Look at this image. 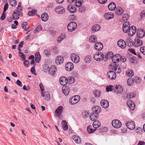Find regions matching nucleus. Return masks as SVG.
I'll return each instance as SVG.
<instances>
[{"instance_id":"40","label":"nucleus","mask_w":145,"mask_h":145,"mask_svg":"<svg viewBox=\"0 0 145 145\" xmlns=\"http://www.w3.org/2000/svg\"><path fill=\"white\" fill-rule=\"evenodd\" d=\"M13 18H19L20 13L18 11L14 12L12 14Z\"/></svg>"},{"instance_id":"47","label":"nucleus","mask_w":145,"mask_h":145,"mask_svg":"<svg viewBox=\"0 0 145 145\" xmlns=\"http://www.w3.org/2000/svg\"><path fill=\"white\" fill-rule=\"evenodd\" d=\"M10 4L12 7H15L17 4L16 0H9Z\"/></svg>"},{"instance_id":"30","label":"nucleus","mask_w":145,"mask_h":145,"mask_svg":"<svg viewBox=\"0 0 145 145\" xmlns=\"http://www.w3.org/2000/svg\"><path fill=\"white\" fill-rule=\"evenodd\" d=\"M93 123V127L96 129L101 126V123L98 120H94Z\"/></svg>"},{"instance_id":"48","label":"nucleus","mask_w":145,"mask_h":145,"mask_svg":"<svg viewBox=\"0 0 145 145\" xmlns=\"http://www.w3.org/2000/svg\"><path fill=\"white\" fill-rule=\"evenodd\" d=\"M68 82L70 84L73 83L75 81V79L72 76H69L67 78Z\"/></svg>"},{"instance_id":"3","label":"nucleus","mask_w":145,"mask_h":145,"mask_svg":"<svg viewBox=\"0 0 145 145\" xmlns=\"http://www.w3.org/2000/svg\"><path fill=\"white\" fill-rule=\"evenodd\" d=\"M63 107L61 106H60L55 111L56 115L58 117L60 120H62L63 119V117L61 116V114L63 111Z\"/></svg>"},{"instance_id":"16","label":"nucleus","mask_w":145,"mask_h":145,"mask_svg":"<svg viewBox=\"0 0 145 145\" xmlns=\"http://www.w3.org/2000/svg\"><path fill=\"white\" fill-rule=\"evenodd\" d=\"M137 35L140 38H142L145 35V32L142 29H139L137 30Z\"/></svg>"},{"instance_id":"58","label":"nucleus","mask_w":145,"mask_h":145,"mask_svg":"<svg viewBox=\"0 0 145 145\" xmlns=\"http://www.w3.org/2000/svg\"><path fill=\"white\" fill-rule=\"evenodd\" d=\"M48 14L46 12L43 13L41 16V18H48Z\"/></svg>"},{"instance_id":"64","label":"nucleus","mask_w":145,"mask_h":145,"mask_svg":"<svg viewBox=\"0 0 145 145\" xmlns=\"http://www.w3.org/2000/svg\"><path fill=\"white\" fill-rule=\"evenodd\" d=\"M138 145H145V142L143 141H139Z\"/></svg>"},{"instance_id":"57","label":"nucleus","mask_w":145,"mask_h":145,"mask_svg":"<svg viewBox=\"0 0 145 145\" xmlns=\"http://www.w3.org/2000/svg\"><path fill=\"white\" fill-rule=\"evenodd\" d=\"M23 61H24V65L27 67H28L29 66V62L27 60H23Z\"/></svg>"},{"instance_id":"53","label":"nucleus","mask_w":145,"mask_h":145,"mask_svg":"<svg viewBox=\"0 0 145 145\" xmlns=\"http://www.w3.org/2000/svg\"><path fill=\"white\" fill-rule=\"evenodd\" d=\"M127 84L129 86H131L133 84V81L131 78H129L127 80Z\"/></svg>"},{"instance_id":"22","label":"nucleus","mask_w":145,"mask_h":145,"mask_svg":"<svg viewBox=\"0 0 145 145\" xmlns=\"http://www.w3.org/2000/svg\"><path fill=\"white\" fill-rule=\"evenodd\" d=\"M72 138L76 143L80 144L82 142L81 138L77 135L73 136Z\"/></svg>"},{"instance_id":"12","label":"nucleus","mask_w":145,"mask_h":145,"mask_svg":"<svg viewBox=\"0 0 145 145\" xmlns=\"http://www.w3.org/2000/svg\"><path fill=\"white\" fill-rule=\"evenodd\" d=\"M121 57V56L119 54H116L112 57V61L114 63H118L120 61Z\"/></svg>"},{"instance_id":"25","label":"nucleus","mask_w":145,"mask_h":145,"mask_svg":"<svg viewBox=\"0 0 145 145\" xmlns=\"http://www.w3.org/2000/svg\"><path fill=\"white\" fill-rule=\"evenodd\" d=\"M112 69L115 71V73H119L121 71L120 67L116 65L112 66Z\"/></svg>"},{"instance_id":"24","label":"nucleus","mask_w":145,"mask_h":145,"mask_svg":"<svg viewBox=\"0 0 145 145\" xmlns=\"http://www.w3.org/2000/svg\"><path fill=\"white\" fill-rule=\"evenodd\" d=\"M101 106L105 108H106L109 106L108 102L106 100H102L101 102Z\"/></svg>"},{"instance_id":"63","label":"nucleus","mask_w":145,"mask_h":145,"mask_svg":"<svg viewBox=\"0 0 145 145\" xmlns=\"http://www.w3.org/2000/svg\"><path fill=\"white\" fill-rule=\"evenodd\" d=\"M85 10V8L84 7H82L79 8V10L81 12H83Z\"/></svg>"},{"instance_id":"19","label":"nucleus","mask_w":145,"mask_h":145,"mask_svg":"<svg viewBox=\"0 0 145 145\" xmlns=\"http://www.w3.org/2000/svg\"><path fill=\"white\" fill-rule=\"evenodd\" d=\"M95 48L97 50L100 51L103 48V46L102 43L98 42L95 44Z\"/></svg>"},{"instance_id":"9","label":"nucleus","mask_w":145,"mask_h":145,"mask_svg":"<svg viewBox=\"0 0 145 145\" xmlns=\"http://www.w3.org/2000/svg\"><path fill=\"white\" fill-rule=\"evenodd\" d=\"M125 125L130 130H133L135 128V123L132 121L127 122Z\"/></svg>"},{"instance_id":"18","label":"nucleus","mask_w":145,"mask_h":145,"mask_svg":"<svg viewBox=\"0 0 145 145\" xmlns=\"http://www.w3.org/2000/svg\"><path fill=\"white\" fill-rule=\"evenodd\" d=\"M56 12L58 14H63L65 12V9L61 6H58L55 9Z\"/></svg>"},{"instance_id":"2","label":"nucleus","mask_w":145,"mask_h":145,"mask_svg":"<svg viewBox=\"0 0 145 145\" xmlns=\"http://www.w3.org/2000/svg\"><path fill=\"white\" fill-rule=\"evenodd\" d=\"M77 27V25L76 22H70L67 26L68 30L70 31H72L74 30Z\"/></svg>"},{"instance_id":"43","label":"nucleus","mask_w":145,"mask_h":145,"mask_svg":"<svg viewBox=\"0 0 145 145\" xmlns=\"http://www.w3.org/2000/svg\"><path fill=\"white\" fill-rule=\"evenodd\" d=\"M83 2V0H77L75 4V5L77 7H80L81 6Z\"/></svg>"},{"instance_id":"26","label":"nucleus","mask_w":145,"mask_h":145,"mask_svg":"<svg viewBox=\"0 0 145 145\" xmlns=\"http://www.w3.org/2000/svg\"><path fill=\"white\" fill-rule=\"evenodd\" d=\"M67 9L70 12L72 13H74L76 11V8L74 6L70 5L67 7Z\"/></svg>"},{"instance_id":"35","label":"nucleus","mask_w":145,"mask_h":145,"mask_svg":"<svg viewBox=\"0 0 145 145\" xmlns=\"http://www.w3.org/2000/svg\"><path fill=\"white\" fill-rule=\"evenodd\" d=\"M115 12L116 14L118 15H121L122 14L123 10L121 8L118 7H117Z\"/></svg>"},{"instance_id":"41","label":"nucleus","mask_w":145,"mask_h":145,"mask_svg":"<svg viewBox=\"0 0 145 145\" xmlns=\"http://www.w3.org/2000/svg\"><path fill=\"white\" fill-rule=\"evenodd\" d=\"M126 75L130 76H132L134 75V72L131 69L128 70L126 71Z\"/></svg>"},{"instance_id":"8","label":"nucleus","mask_w":145,"mask_h":145,"mask_svg":"<svg viewBox=\"0 0 145 145\" xmlns=\"http://www.w3.org/2000/svg\"><path fill=\"white\" fill-rule=\"evenodd\" d=\"M143 44L142 41L140 39H135L134 42V45L135 47H139L141 46Z\"/></svg>"},{"instance_id":"13","label":"nucleus","mask_w":145,"mask_h":145,"mask_svg":"<svg viewBox=\"0 0 145 145\" xmlns=\"http://www.w3.org/2000/svg\"><path fill=\"white\" fill-rule=\"evenodd\" d=\"M55 61L57 65H60L62 64L64 61V58L61 56H59L56 57Z\"/></svg>"},{"instance_id":"50","label":"nucleus","mask_w":145,"mask_h":145,"mask_svg":"<svg viewBox=\"0 0 145 145\" xmlns=\"http://www.w3.org/2000/svg\"><path fill=\"white\" fill-rule=\"evenodd\" d=\"M130 28V27H129L128 26H125L124 25V26H123V31L124 33H127L128 31L129 30Z\"/></svg>"},{"instance_id":"55","label":"nucleus","mask_w":145,"mask_h":145,"mask_svg":"<svg viewBox=\"0 0 145 145\" xmlns=\"http://www.w3.org/2000/svg\"><path fill=\"white\" fill-rule=\"evenodd\" d=\"M135 95L133 93H130L127 94V97L128 98L131 99L134 97Z\"/></svg>"},{"instance_id":"11","label":"nucleus","mask_w":145,"mask_h":145,"mask_svg":"<svg viewBox=\"0 0 145 145\" xmlns=\"http://www.w3.org/2000/svg\"><path fill=\"white\" fill-rule=\"evenodd\" d=\"M65 67L66 70L68 71H71L74 68V65L72 62H67L65 65Z\"/></svg>"},{"instance_id":"39","label":"nucleus","mask_w":145,"mask_h":145,"mask_svg":"<svg viewBox=\"0 0 145 145\" xmlns=\"http://www.w3.org/2000/svg\"><path fill=\"white\" fill-rule=\"evenodd\" d=\"M89 40L91 42H95L97 41L96 37L94 35L91 36L89 38Z\"/></svg>"},{"instance_id":"20","label":"nucleus","mask_w":145,"mask_h":145,"mask_svg":"<svg viewBox=\"0 0 145 145\" xmlns=\"http://www.w3.org/2000/svg\"><path fill=\"white\" fill-rule=\"evenodd\" d=\"M57 70L55 65L52 66L50 69H49L48 72L51 75H54L56 72Z\"/></svg>"},{"instance_id":"15","label":"nucleus","mask_w":145,"mask_h":145,"mask_svg":"<svg viewBox=\"0 0 145 145\" xmlns=\"http://www.w3.org/2000/svg\"><path fill=\"white\" fill-rule=\"evenodd\" d=\"M118 45L121 48H125L126 46L125 42L123 40H119L117 42Z\"/></svg>"},{"instance_id":"6","label":"nucleus","mask_w":145,"mask_h":145,"mask_svg":"<svg viewBox=\"0 0 145 145\" xmlns=\"http://www.w3.org/2000/svg\"><path fill=\"white\" fill-rule=\"evenodd\" d=\"M112 124L113 127L116 128L120 127L121 125V121L118 120H113L112 122Z\"/></svg>"},{"instance_id":"4","label":"nucleus","mask_w":145,"mask_h":145,"mask_svg":"<svg viewBox=\"0 0 145 145\" xmlns=\"http://www.w3.org/2000/svg\"><path fill=\"white\" fill-rule=\"evenodd\" d=\"M80 97L78 95H75L72 97L69 100V102L72 105H74L77 103L80 100Z\"/></svg>"},{"instance_id":"10","label":"nucleus","mask_w":145,"mask_h":145,"mask_svg":"<svg viewBox=\"0 0 145 145\" xmlns=\"http://www.w3.org/2000/svg\"><path fill=\"white\" fill-rule=\"evenodd\" d=\"M107 75L108 78L111 80H114L116 77L115 72L112 71H109L108 72Z\"/></svg>"},{"instance_id":"27","label":"nucleus","mask_w":145,"mask_h":145,"mask_svg":"<svg viewBox=\"0 0 145 145\" xmlns=\"http://www.w3.org/2000/svg\"><path fill=\"white\" fill-rule=\"evenodd\" d=\"M70 90L69 87L67 86H64L62 88V92L66 96L67 95L69 92Z\"/></svg>"},{"instance_id":"32","label":"nucleus","mask_w":145,"mask_h":145,"mask_svg":"<svg viewBox=\"0 0 145 145\" xmlns=\"http://www.w3.org/2000/svg\"><path fill=\"white\" fill-rule=\"evenodd\" d=\"M108 7L109 10H113L116 8V4L114 2H112L108 5Z\"/></svg>"},{"instance_id":"1","label":"nucleus","mask_w":145,"mask_h":145,"mask_svg":"<svg viewBox=\"0 0 145 145\" xmlns=\"http://www.w3.org/2000/svg\"><path fill=\"white\" fill-rule=\"evenodd\" d=\"M104 58V55L100 52H97L93 54V58L96 61H101L103 60Z\"/></svg>"},{"instance_id":"29","label":"nucleus","mask_w":145,"mask_h":145,"mask_svg":"<svg viewBox=\"0 0 145 145\" xmlns=\"http://www.w3.org/2000/svg\"><path fill=\"white\" fill-rule=\"evenodd\" d=\"M98 116V114L92 112L90 115V119L91 121L96 120L97 119Z\"/></svg>"},{"instance_id":"34","label":"nucleus","mask_w":145,"mask_h":145,"mask_svg":"<svg viewBox=\"0 0 145 145\" xmlns=\"http://www.w3.org/2000/svg\"><path fill=\"white\" fill-rule=\"evenodd\" d=\"M105 18H113L114 17V14L112 12L106 13L104 15Z\"/></svg>"},{"instance_id":"37","label":"nucleus","mask_w":145,"mask_h":145,"mask_svg":"<svg viewBox=\"0 0 145 145\" xmlns=\"http://www.w3.org/2000/svg\"><path fill=\"white\" fill-rule=\"evenodd\" d=\"M39 86L41 91H42V96L44 97L45 96V94H46V93L43 92V91H44V88L43 84L42 83H40L39 84Z\"/></svg>"},{"instance_id":"49","label":"nucleus","mask_w":145,"mask_h":145,"mask_svg":"<svg viewBox=\"0 0 145 145\" xmlns=\"http://www.w3.org/2000/svg\"><path fill=\"white\" fill-rule=\"evenodd\" d=\"M91 57L90 56H88L85 57L84 61L86 63H89L91 60Z\"/></svg>"},{"instance_id":"23","label":"nucleus","mask_w":145,"mask_h":145,"mask_svg":"<svg viewBox=\"0 0 145 145\" xmlns=\"http://www.w3.org/2000/svg\"><path fill=\"white\" fill-rule=\"evenodd\" d=\"M8 7V3H6L5 5L4 6L3 11L0 18H5V12L7 10V9Z\"/></svg>"},{"instance_id":"17","label":"nucleus","mask_w":145,"mask_h":145,"mask_svg":"<svg viewBox=\"0 0 145 145\" xmlns=\"http://www.w3.org/2000/svg\"><path fill=\"white\" fill-rule=\"evenodd\" d=\"M127 106L132 110H133L135 108V103L131 100H129L127 101Z\"/></svg>"},{"instance_id":"60","label":"nucleus","mask_w":145,"mask_h":145,"mask_svg":"<svg viewBox=\"0 0 145 145\" xmlns=\"http://www.w3.org/2000/svg\"><path fill=\"white\" fill-rule=\"evenodd\" d=\"M45 96L46 98L45 99L47 100H49L50 98V94L48 93H46V94H45V96Z\"/></svg>"},{"instance_id":"21","label":"nucleus","mask_w":145,"mask_h":145,"mask_svg":"<svg viewBox=\"0 0 145 145\" xmlns=\"http://www.w3.org/2000/svg\"><path fill=\"white\" fill-rule=\"evenodd\" d=\"M93 112L98 114L101 111V108L98 106H94L92 108Z\"/></svg>"},{"instance_id":"14","label":"nucleus","mask_w":145,"mask_h":145,"mask_svg":"<svg viewBox=\"0 0 145 145\" xmlns=\"http://www.w3.org/2000/svg\"><path fill=\"white\" fill-rule=\"evenodd\" d=\"M59 82L61 85L64 86L68 82V79L65 76H62L59 79Z\"/></svg>"},{"instance_id":"46","label":"nucleus","mask_w":145,"mask_h":145,"mask_svg":"<svg viewBox=\"0 0 145 145\" xmlns=\"http://www.w3.org/2000/svg\"><path fill=\"white\" fill-rule=\"evenodd\" d=\"M42 28L40 25H39L34 31V33H35L41 30Z\"/></svg>"},{"instance_id":"51","label":"nucleus","mask_w":145,"mask_h":145,"mask_svg":"<svg viewBox=\"0 0 145 145\" xmlns=\"http://www.w3.org/2000/svg\"><path fill=\"white\" fill-rule=\"evenodd\" d=\"M65 36L63 35H61L60 37H59L57 39V41L59 43L61 42L65 38Z\"/></svg>"},{"instance_id":"28","label":"nucleus","mask_w":145,"mask_h":145,"mask_svg":"<svg viewBox=\"0 0 145 145\" xmlns=\"http://www.w3.org/2000/svg\"><path fill=\"white\" fill-rule=\"evenodd\" d=\"M114 90L115 92L118 93H121L123 91L122 87L120 85L116 86L114 88Z\"/></svg>"},{"instance_id":"33","label":"nucleus","mask_w":145,"mask_h":145,"mask_svg":"<svg viewBox=\"0 0 145 145\" xmlns=\"http://www.w3.org/2000/svg\"><path fill=\"white\" fill-rule=\"evenodd\" d=\"M62 127L64 131H66L68 129V126L66 121L63 120L62 122Z\"/></svg>"},{"instance_id":"54","label":"nucleus","mask_w":145,"mask_h":145,"mask_svg":"<svg viewBox=\"0 0 145 145\" xmlns=\"http://www.w3.org/2000/svg\"><path fill=\"white\" fill-rule=\"evenodd\" d=\"M140 52L143 55H145V46H142L140 48Z\"/></svg>"},{"instance_id":"42","label":"nucleus","mask_w":145,"mask_h":145,"mask_svg":"<svg viewBox=\"0 0 145 145\" xmlns=\"http://www.w3.org/2000/svg\"><path fill=\"white\" fill-rule=\"evenodd\" d=\"M99 25H94L92 28V30L93 31H96L99 30L100 29Z\"/></svg>"},{"instance_id":"44","label":"nucleus","mask_w":145,"mask_h":145,"mask_svg":"<svg viewBox=\"0 0 145 145\" xmlns=\"http://www.w3.org/2000/svg\"><path fill=\"white\" fill-rule=\"evenodd\" d=\"M37 12V10L33 9L29 11L28 13V14L29 16H32L35 14Z\"/></svg>"},{"instance_id":"56","label":"nucleus","mask_w":145,"mask_h":145,"mask_svg":"<svg viewBox=\"0 0 145 145\" xmlns=\"http://www.w3.org/2000/svg\"><path fill=\"white\" fill-rule=\"evenodd\" d=\"M113 86L111 85H110L109 86H107L106 87V91H111L112 90Z\"/></svg>"},{"instance_id":"38","label":"nucleus","mask_w":145,"mask_h":145,"mask_svg":"<svg viewBox=\"0 0 145 145\" xmlns=\"http://www.w3.org/2000/svg\"><path fill=\"white\" fill-rule=\"evenodd\" d=\"M93 94L96 97H99L101 95V92L99 90H95L93 91Z\"/></svg>"},{"instance_id":"45","label":"nucleus","mask_w":145,"mask_h":145,"mask_svg":"<svg viewBox=\"0 0 145 145\" xmlns=\"http://www.w3.org/2000/svg\"><path fill=\"white\" fill-rule=\"evenodd\" d=\"M113 53L112 52H109L106 54L105 56V58L107 59H108L111 58L114 56Z\"/></svg>"},{"instance_id":"62","label":"nucleus","mask_w":145,"mask_h":145,"mask_svg":"<svg viewBox=\"0 0 145 145\" xmlns=\"http://www.w3.org/2000/svg\"><path fill=\"white\" fill-rule=\"evenodd\" d=\"M99 3L101 4L105 3L107 1V0H97Z\"/></svg>"},{"instance_id":"36","label":"nucleus","mask_w":145,"mask_h":145,"mask_svg":"<svg viewBox=\"0 0 145 145\" xmlns=\"http://www.w3.org/2000/svg\"><path fill=\"white\" fill-rule=\"evenodd\" d=\"M87 130L88 133H89L91 134L94 132L96 130V129H92V127L91 125H89L87 127Z\"/></svg>"},{"instance_id":"5","label":"nucleus","mask_w":145,"mask_h":145,"mask_svg":"<svg viewBox=\"0 0 145 145\" xmlns=\"http://www.w3.org/2000/svg\"><path fill=\"white\" fill-rule=\"evenodd\" d=\"M71 58L72 61L75 63H78L80 60L79 56L75 53L72 54L71 55Z\"/></svg>"},{"instance_id":"59","label":"nucleus","mask_w":145,"mask_h":145,"mask_svg":"<svg viewBox=\"0 0 145 145\" xmlns=\"http://www.w3.org/2000/svg\"><path fill=\"white\" fill-rule=\"evenodd\" d=\"M128 50L129 52H131V53L132 54H134L135 55H137V54H136V53L135 52V50L134 49L132 48L129 49H128Z\"/></svg>"},{"instance_id":"31","label":"nucleus","mask_w":145,"mask_h":145,"mask_svg":"<svg viewBox=\"0 0 145 145\" xmlns=\"http://www.w3.org/2000/svg\"><path fill=\"white\" fill-rule=\"evenodd\" d=\"M41 59V56L39 52H38L35 55V61L37 63H39Z\"/></svg>"},{"instance_id":"7","label":"nucleus","mask_w":145,"mask_h":145,"mask_svg":"<svg viewBox=\"0 0 145 145\" xmlns=\"http://www.w3.org/2000/svg\"><path fill=\"white\" fill-rule=\"evenodd\" d=\"M136 31V27L134 26H132L130 27L127 33L129 36L131 37L135 34Z\"/></svg>"},{"instance_id":"52","label":"nucleus","mask_w":145,"mask_h":145,"mask_svg":"<svg viewBox=\"0 0 145 145\" xmlns=\"http://www.w3.org/2000/svg\"><path fill=\"white\" fill-rule=\"evenodd\" d=\"M43 70L44 72H47L48 71L49 69V67L47 64H45L43 67Z\"/></svg>"},{"instance_id":"61","label":"nucleus","mask_w":145,"mask_h":145,"mask_svg":"<svg viewBox=\"0 0 145 145\" xmlns=\"http://www.w3.org/2000/svg\"><path fill=\"white\" fill-rule=\"evenodd\" d=\"M44 54L47 56H48L50 55V52L49 50H45L44 51Z\"/></svg>"}]
</instances>
